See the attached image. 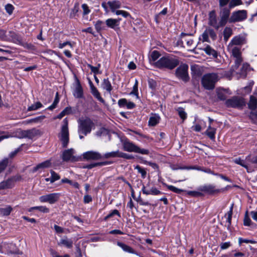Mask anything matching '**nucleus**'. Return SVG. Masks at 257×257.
<instances>
[{
    "label": "nucleus",
    "mask_w": 257,
    "mask_h": 257,
    "mask_svg": "<svg viewBox=\"0 0 257 257\" xmlns=\"http://www.w3.org/2000/svg\"><path fill=\"white\" fill-rule=\"evenodd\" d=\"M218 79V76L216 73H208L203 75L201 83L205 89L210 90L214 88L215 84Z\"/></svg>",
    "instance_id": "f03ea898"
},
{
    "label": "nucleus",
    "mask_w": 257,
    "mask_h": 257,
    "mask_svg": "<svg viewBox=\"0 0 257 257\" xmlns=\"http://www.w3.org/2000/svg\"><path fill=\"white\" fill-rule=\"evenodd\" d=\"M123 146L124 150L127 152H135L143 155H148L149 154V151L148 150L141 149L134 143L129 141H125L123 143Z\"/></svg>",
    "instance_id": "39448f33"
},
{
    "label": "nucleus",
    "mask_w": 257,
    "mask_h": 257,
    "mask_svg": "<svg viewBox=\"0 0 257 257\" xmlns=\"http://www.w3.org/2000/svg\"><path fill=\"white\" fill-rule=\"evenodd\" d=\"M73 93L74 96L76 98H80L83 97V89L78 80H77L76 84Z\"/></svg>",
    "instance_id": "a211bd4d"
},
{
    "label": "nucleus",
    "mask_w": 257,
    "mask_h": 257,
    "mask_svg": "<svg viewBox=\"0 0 257 257\" xmlns=\"http://www.w3.org/2000/svg\"><path fill=\"white\" fill-rule=\"evenodd\" d=\"M117 244L118 246L121 247L123 251L125 252L134 254H137L131 247L122 242H117Z\"/></svg>",
    "instance_id": "c85d7f7f"
},
{
    "label": "nucleus",
    "mask_w": 257,
    "mask_h": 257,
    "mask_svg": "<svg viewBox=\"0 0 257 257\" xmlns=\"http://www.w3.org/2000/svg\"><path fill=\"white\" fill-rule=\"evenodd\" d=\"M166 187L169 190L177 194H180L184 191L183 190L179 189L172 185H167Z\"/></svg>",
    "instance_id": "a18cd8bd"
},
{
    "label": "nucleus",
    "mask_w": 257,
    "mask_h": 257,
    "mask_svg": "<svg viewBox=\"0 0 257 257\" xmlns=\"http://www.w3.org/2000/svg\"><path fill=\"white\" fill-rule=\"evenodd\" d=\"M199 190L208 194H213L215 192H218L219 190L216 189L214 186L212 185H208L201 186L199 188Z\"/></svg>",
    "instance_id": "aec40b11"
},
{
    "label": "nucleus",
    "mask_w": 257,
    "mask_h": 257,
    "mask_svg": "<svg viewBox=\"0 0 257 257\" xmlns=\"http://www.w3.org/2000/svg\"><path fill=\"white\" fill-rule=\"evenodd\" d=\"M227 107L240 108L245 105L244 99L241 97L234 96L225 102Z\"/></svg>",
    "instance_id": "423d86ee"
},
{
    "label": "nucleus",
    "mask_w": 257,
    "mask_h": 257,
    "mask_svg": "<svg viewBox=\"0 0 257 257\" xmlns=\"http://www.w3.org/2000/svg\"><path fill=\"white\" fill-rule=\"evenodd\" d=\"M108 6L110 8L111 12L115 13L117 11L116 9L120 7L121 4L119 1H109L107 2Z\"/></svg>",
    "instance_id": "a878e982"
},
{
    "label": "nucleus",
    "mask_w": 257,
    "mask_h": 257,
    "mask_svg": "<svg viewBox=\"0 0 257 257\" xmlns=\"http://www.w3.org/2000/svg\"><path fill=\"white\" fill-rule=\"evenodd\" d=\"M233 204H232L230 207L229 210L224 215V218L226 219V222L227 223L225 226H227L228 229L231 225V218L233 213Z\"/></svg>",
    "instance_id": "393cba45"
},
{
    "label": "nucleus",
    "mask_w": 257,
    "mask_h": 257,
    "mask_svg": "<svg viewBox=\"0 0 257 257\" xmlns=\"http://www.w3.org/2000/svg\"><path fill=\"white\" fill-rule=\"evenodd\" d=\"M42 107V104L40 102H37L36 103L32 104L28 108V111H32L37 110Z\"/></svg>",
    "instance_id": "c03bdc74"
},
{
    "label": "nucleus",
    "mask_w": 257,
    "mask_h": 257,
    "mask_svg": "<svg viewBox=\"0 0 257 257\" xmlns=\"http://www.w3.org/2000/svg\"><path fill=\"white\" fill-rule=\"evenodd\" d=\"M216 93L217 97L220 100H223L225 99V98H226V94L227 93V91L226 90L222 88L217 89Z\"/></svg>",
    "instance_id": "c9c22d12"
},
{
    "label": "nucleus",
    "mask_w": 257,
    "mask_h": 257,
    "mask_svg": "<svg viewBox=\"0 0 257 257\" xmlns=\"http://www.w3.org/2000/svg\"><path fill=\"white\" fill-rule=\"evenodd\" d=\"M100 66V64H98V66H97V67L93 66L90 64H89L88 65V67L90 68L91 71L93 73H94L95 74V75H96V74L99 73V69Z\"/></svg>",
    "instance_id": "338daca9"
},
{
    "label": "nucleus",
    "mask_w": 257,
    "mask_h": 257,
    "mask_svg": "<svg viewBox=\"0 0 257 257\" xmlns=\"http://www.w3.org/2000/svg\"><path fill=\"white\" fill-rule=\"evenodd\" d=\"M115 14L116 15H121L124 18H127L130 16V14L128 12L122 10H117Z\"/></svg>",
    "instance_id": "0e129e2a"
},
{
    "label": "nucleus",
    "mask_w": 257,
    "mask_h": 257,
    "mask_svg": "<svg viewBox=\"0 0 257 257\" xmlns=\"http://www.w3.org/2000/svg\"><path fill=\"white\" fill-rule=\"evenodd\" d=\"M58 244L64 245L67 248H70L72 247L73 241L71 239L67 238V237H65L60 239Z\"/></svg>",
    "instance_id": "cd10ccee"
},
{
    "label": "nucleus",
    "mask_w": 257,
    "mask_h": 257,
    "mask_svg": "<svg viewBox=\"0 0 257 257\" xmlns=\"http://www.w3.org/2000/svg\"><path fill=\"white\" fill-rule=\"evenodd\" d=\"M111 162L110 161H104L102 162H98V163H91L89 165H87L85 168L87 169H92L96 166H102L105 165H107L111 164Z\"/></svg>",
    "instance_id": "2f4dec72"
},
{
    "label": "nucleus",
    "mask_w": 257,
    "mask_h": 257,
    "mask_svg": "<svg viewBox=\"0 0 257 257\" xmlns=\"http://www.w3.org/2000/svg\"><path fill=\"white\" fill-rule=\"evenodd\" d=\"M121 21V19H108L106 20L105 23L107 27L115 29V27H117L119 25V22Z\"/></svg>",
    "instance_id": "412c9836"
},
{
    "label": "nucleus",
    "mask_w": 257,
    "mask_h": 257,
    "mask_svg": "<svg viewBox=\"0 0 257 257\" xmlns=\"http://www.w3.org/2000/svg\"><path fill=\"white\" fill-rule=\"evenodd\" d=\"M51 183H54L55 181L60 179V176L53 170L50 171Z\"/></svg>",
    "instance_id": "3c124183"
},
{
    "label": "nucleus",
    "mask_w": 257,
    "mask_h": 257,
    "mask_svg": "<svg viewBox=\"0 0 257 257\" xmlns=\"http://www.w3.org/2000/svg\"><path fill=\"white\" fill-rule=\"evenodd\" d=\"M248 105L249 109L255 110L257 106V99L253 96H250Z\"/></svg>",
    "instance_id": "72a5a7b5"
},
{
    "label": "nucleus",
    "mask_w": 257,
    "mask_h": 257,
    "mask_svg": "<svg viewBox=\"0 0 257 257\" xmlns=\"http://www.w3.org/2000/svg\"><path fill=\"white\" fill-rule=\"evenodd\" d=\"M160 56V53L158 51L154 50L151 52L149 57L150 64L156 67V63Z\"/></svg>",
    "instance_id": "6ab92c4d"
},
{
    "label": "nucleus",
    "mask_w": 257,
    "mask_h": 257,
    "mask_svg": "<svg viewBox=\"0 0 257 257\" xmlns=\"http://www.w3.org/2000/svg\"><path fill=\"white\" fill-rule=\"evenodd\" d=\"M71 108L69 107H66L63 111H62L56 118L61 119L65 115L69 114L71 113Z\"/></svg>",
    "instance_id": "58836bf2"
},
{
    "label": "nucleus",
    "mask_w": 257,
    "mask_h": 257,
    "mask_svg": "<svg viewBox=\"0 0 257 257\" xmlns=\"http://www.w3.org/2000/svg\"><path fill=\"white\" fill-rule=\"evenodd\" d=\"M208 24L216 30H218L220 27L223 26L220 25V20L218 22L216 14L213 11L210 12L209 14Z\"/></svg>",
    "instance_id": "f8f14e48"
},
{
    "label": "nucleus",
    "mask_w": 257,
    "mask_h": 257,
    "mask_svg": "<svg viewBox=\"0 0 257 257\" xmlns=\"http://www.w3.org/2000/svg\"><path fill=\"white\" fill-rule=\"evenodd\" d=\"M118 157H121L127 159H132L134 158L132 155L127 154L122 152H119V151Z\"/></svg>",
    "instance_id": "e2e57ef3"
},
{
    "label": "nucleus",
    "mask_w": 257,
    "mask_h": 257,
    "mask_svg": "<svg viewBox=\"0 0 257 257\" xmlns=\"http://www.w3.org/2000/svg\"><path fill=\"white\" fill-rule=\"evenodd\" d=\"M202 50L208 55L212 56L214 58L217 57V52L209 45H207L204 48L202 49Z\"/></svg>",
    "instance_id": "bb28decb"
},
{
    "label": "nucleus",
    "mask_w": 257,
    "mask_h": 257,
    "mask_svg": "<svg viewBox=\"0 0 257 257\" xmlns=\"http://www.w3.org/2000/svg\"><path fill=\"white\" fill-rule=\"evenodd\" d=\"M142 191L143 193L146 195H157L162 193L160 190L155 187H152L150 190H147L144 185L142 187Z\"/></svg>",
    "instance_id": "b1692460"
},
{
    "label": "nucleus",
    "mask_w": 257,
    "mask_h": 257,
    "mask_svg": "<svg viewBox=\"0 0 257 257\" xmlns=\"http://www.w3.org/2000/svg\"><path fill=\"white\" fill-rule=\"evenodd\" d=\"M61 182L63 183H68L73 186L74 188L78 189L79 188V184L76 182H72V181L69 180L67 178H64L61 180Z\"/></svg>",
    "instance_id": "79ce46f5"
},
{
    "label": "nucleus",
    "mask_w": 257,
    "mask_h": 257,
    "mask_svg": "<svg viewBox=\"0 0 257 257\" xmlns=\"http://www.w3.org/2000/svg\"><path fill=\"white\" fill-rule=\"evenodd\" d=\"M188 66L186 64L181 65L176 71V74L177 77L187 82L189 79L188 74Z\"/></svg>",
    "instance_id": "0eeeda50"
},
{
    "label": "nucleus",
    "mask_w": 257,
    "mask_h": 257,
    "mask_svg": "<svg viewBox=\"0 0 257 257\" xmlns=\"http://www.w3.org/2000/svg\"><path fill=\"white\" fill-rule=\"evenodd\" d=\"M8 164V159H5L0 162V173L2 172L7 167Z\"/></svg>",
    "instance_id": "13d9d810"
},
{
    "label": "nucleus",
    "mask_w": 257,
    "mask_h": 257,
    "mask_svg": "<svg viewBox=\"0 0 257 257\" xmlns=\"http://www.w3.org/2000/svg\"><path fill=\"white\" fill-rule=\"evenodd\" d=\"M160 120V116L157 114H154L150 117L148 122L149 125L152 126H155L159 122Z\"/></svg>",
    "instance_id": "c756f323"
},
{
    "label": "nucleus",
    "mask_w": 257,
    "mask_h": 257,
    "mask_svg": "<svg viewBox=\"0 0 257 257\" xmlns=\"http://www.w3.org/2000/svg\"><path fill=\"white\" fill-rule=\"evenodd\" d=\"M59 98L58 97V93L57 92L53 103L48 107V109L50 110H53V109H54L56 107L58 103L59 102Z\"/></svg>",
    "instance_id": "6e6d98bb"
},
{
    "label": "nucleus",
    "mask_w": 257,
    "mask_h": 257,
    "mask_svg": "<svg viewBox=\"0 0 257 257\" xmlns=\"http://www.w3.org/2000/svg\"><path fill=\"white\" fill-rule=\"evenodd\" d=\"M245 160L251 162V163L256 164L257 163V156L251 158V155H248L245 158Z\"/></svg>",
    "instance_id": "774afa93"
},
{
    "label": "nucleus",
    "mask_w": 257,
    "mask_h": 257,
    "mask_svg": "<svg viewBox=\"0 0 257 257\" xmlns=\"http://www.w3.org/2000/svg\"><path fill=\"white\" fill-rule=\"evenodd\" d=\"M51 163L50 160H47L41 163L38 164L36 167H34L32 172L35 173L40 170L48 168L50 167Z\"/></svg>",
    "instance_id": "4be33fe9"
},
{
    "label": "nucleus",
    "mask_w": 257,
    "mask_h": 257,
    "mask_svg": "<svg viewBox=\"0 0 257 257\" xmlns=\"http://www.w3.org/2000/svg\"><path fill=\"white\" fill-rule=\"evenodd\" d=\"M102 87L103 89H105L108 92H110L112 90V87L111 83L108 78L104 79L102 83Z\"/></svg>",
    "instance_id": "7c9ffc66"
},
{
    "label": "nucleus",
    "mask_w": 257,
    "mask_h": 257,
    "mask_svg": "<svg viewBox=\"0 0 257 257\" xmlns=\"http://www.w3.org/2000/svg\"><path fill=\"white\" fill-rule=\"evenodd\" d=\"M209 36H210L213 40H215L217 37L216 33L212 29L207 28L201 36L202 37V41L203 42H210ZM199 39L201 40L200 37Z\"/></svg>",
    "instance_id": "9d476101"
},
{
    "label": "nucleus",
    "mask_w": 257,
    "mask_h": 257,
    "mask_svg": "<svg viewBox=\"0 0 257 257\" xmlns=\"http://www.w3.org/2000/svg\"><path fill=\"white\" fill-rule=\"evenodd\" d=\"M230 8L227 7L220 8V20L221 26H224L227 22L230 16Z\"/></svg>",
    "instance_id": "9b49d317"
},
{
    "label": "nucleus",
    "mask_w": 257,
    "mask_h": 257,
    "mask_svg": "<svg viewBox=\"0 0 257 257\" xmlns=\"http://www.w3.org/2000/svg\"><path fill=\"white\" fill-rule=\"evenodd\" d=\"M138 81L137 79H136L135 83L133 86V90L130 93L131 95H135L136 96L137 98H139L138 92Z\"/></svg>",
    "instance_id": "864d4df0"
},
{
    "label": "nucleus",
    "mask_w": 257,
    "mask_h": 257,
    "mask_svg": "<svg viewBox=\"0 0 257 257\" xmlns=\"http://www.w3.org/2000/svg\"><path fill=\"white\" fill-rule=\"evenodd\" d=\"M246 43V36L244 35H239L233 37L228 44L238 46L243 45Z\"/></svg>",
    "instance_id": "ddd939ff"
},
{
    "label": "nucleus",
    "mask_w": 257,
    "mask_h": 257,
    "mask_svg": "<svg viewBox=\"0 0 257 257\" xmlns=\"http://www.w3.org/2000/svg\"><path fill=\"white\" fill-rule=\"evenodd\" d=\"M179 63L178 59L175 57L167 55L161 57L156 63V68L172 70Z\"/></svg>",
    "instance_id": "f257e3e1"
},
{
    "label": "nucleus",
    "mask_w": 257,
    "mask_h": 257,
    "mask_svg": "<svg viewBox=\"0 0 257 257\" xmlns=\"http://www.w3.org/2000/svg\"><path fill=\"white\" fill-rule=\"evenodd\" d=\"M178 114L180 117L183 119L184 120L186 119L187 117V114L184 111V109L183 108H179L178 109Z\"/></svg>",
    "instance_id": "bf43d9fd"
},
{
    "label": "nucleus",
    "mask_w": 257,
    "mask_h": 257,
    "mask_svg": "<svg viewBox=\"0 0 257 257\" xmlns=\"http://www.w3.org/2000/svg\"><path fill=\"white\" fill-rule=\"evenodd\" d=\"M242 61V60L241 57L235 58L234 65L232 67L233 71H235L237 70L240 65Z\"/></svg>",
    "instance_id": "de8ad7c7"
},
{
    "label": "nucleus",
    "mask_w": 257,
    "mask_h": 257,
    "mask_svg": "<svg viewBox=\"0 0 257 257\" xmlns=\"http://www.w3.org/2000/svg\"><path fill=\"white\" fill-rule=\"evenodd\" d=\"M247 18V12L245 10H239L232 13L230 21L232 22H240Z\"/></svg>",
    "instance_id": "1a4fd4ad"
},
{
    "label": "nucleus",
    "mask_w": 257,
    "mask_h": 257,
    "mask_svg": "<svg viewBox=\"0 0 257 257\" xmlns=\"http://www.w3.org/2000/svg\"><path fill=\"white\" fill-rule=\"evenodd\" d=\"M83 157L84 159L89 160H99L102 159V155L97 152L88 151L83 154Z\"/></svg>",
    "instance_id": "4468645a"
},
{
    "label": "nucleus",
    "mask_w": 257,
    "mask_h": 257,
    "mask_svg": "<svg viewBox=\"0 0 257 257\" xmlns=\"http://www.w3.org/2000/svg\"><path fill=\"white\" fill-rule=\"evenodd\" d=\"M187 194L193 196V197H198L202 196V193L199 191H189L187 192Z\"/></svg>",
    "instance_id": "680f3d73"
},
{
    "label": "nucleus",
    "mask_w": 257,
    "mask_h": 257,
    "mask_svg": "<svg viewBox=\"0 0 257 257\" xmlns=\"http://www.w3.org/2000/svg\"><path fill=\"white\" fill-rule=\"evenodd\" d=\"M116 215L118 217H120V214L119 213L118 211L116 209L113 210L111 212H110L107 216H106L104 218V220H107L108 219L112 217L114 215Z\"/></svg>",
    "instance_id": "5fc2aeb1"
},
{
    "label": "nucleus",
    "mask_w": 257,
    "mask_h": 257,
    "mask_svg": "<svg viewBox=\"0 0 257 257\" xmlns=\"http://www.w3.org/2000/svg\"><path fill=\"white\" fill-rule=\"evenodd\" d=\"M79 9V5L78 4H75L73 9L72 10V12L70 14V17H75L76 16V14L78 12Z\"/></svg>",
    "instance_id": "052dcab7"
},
{
    "label": "nucleus",
    "mask_w": 257,
    "mask_h": 257,
    "mask_svg": "<svg viewBox=\"0 0 257 257\" xmlns=\"http://www.w3.org/2000/svg\"><path fill=\"white\" fill-rule=\"evenodd\" d=\"M227 50L235 58L241 57L240 48L238 46L228 44L227 46Z\"/></svg>",
    "instance_id": "f3484780"
},
{
    "label": "nucleus",
    "mask_w": 257,
    "mask_h": 257,
    "mask_svg": "<svg viewBox=\"0 0 257 257\" xmlns=\"http://www.w3.org/2000/svg\"><path fill=\"white\" fill-rule=\"evenodd\" d=\"M60 196V193H53L41 196L39 197V199L42 203L48 202L52 204L56 203L59 200Z\"/></svg>",
    "instance_id": "6e6552de"
},
{
    "label": "nucleus",
    "mask_w": 257,
    "mask_h": 257,
    "mask_svg": "<svg viewBox=\"0 0 257 257\" xmlns=\"http://www.w3.org/2000/svg\"><path fill=\"white\" fill-rule=\"evenodd\" d=\"M92 95L101 102L104 103V99L101 97L100 93L95 87H92L91 89Z\"/></svg>",
    "instance_id": "473e14b6"
},
{
    "label": "nucleus",
    "mask_w": 257,
    "mask_h": 257,
    "mask_svg": "<svg viewBox=\"0 0 257 257\" xmlns=\"http://www.w3.org/2000/svg\"><path fill=\"white\" fill-rule=\"evenodd\" d=\"M63 124L61 129V132L59 135V138L62 142V145L63 148H66L69 141V134L68 130V122L66 118L63 120Z\"/></svg>",
    "instance_id": "20e7f679"
},
{
    "label": "nucleus",
    "mask_w": 257,
    "mask_h": 257,
    "mask_svg": "<svg viewBox=\"0 0 257 257\" xmlns=\"http://www.w3.org/2000/svg\"><path fill=\"white\" fill-rule=\"evenodd\" d=\"M181 42L183 44H186L188 47L192 46L193 43V39L190 37V35L185 33L181 34Z\"/></svg>",
    "instance_id": "5701e85b"
},
{
    "label": "nucleus",
    "mask_w": 257,
    "mask_h": 257,
    "mask_svg": "<svg viewBox=\"0 0 257 257\" xmlns=\"http://www.w3.org/2000/svg\"><path fill=\"white\" fill-rule=\"evenodd\" d=\"M13 209L10 206H8L5 208L0 209V212L4 216H8L10 214Z\"/></svg>",
    "instance_id": "a19ab883"
},
{
    "label": "nucleus",
    "mask_w": 257,
    "mask_h": 257,
    "mask_svg": "<svg viewBox=\"0 0 257 257\" xmlns=\"http://www.w3.org/2000/svg\"><path fill=\"white\" fill-rule=\"evenodd\" d=\"M234 162L236 164H238V165H239L240 166H241L242 167L245 168L247 172H248V166L247 165L245 164L244 161L242 160L240 158H236L234 160Z\"/></svg>",
    "instance_id": "49530a36"
},
{
    "label": "nucleus",
    "mask_w": 257,
    "mask_h": 257,
    "mask_svg": "<svg viewBox=\"0 0 257 257\" xmlns=\"http://www.w3.org/2000/svg\"><path fill=\"white\" fill-rule=\"evenodd\" d=\"M74 153L75 151L73 149L66 150L62 153V159L64 161H75Z\"/></svg>",
    "instance_id": "2eb2a0df"
},
{
    "label": "nucleus",
    "mask_w": 257,
    "mask_h": 257,
    "mask_svg": "<svg viewBox=\"0 0 257 257\" xmlns=\"http://www.w3.org/2000/svg\"><path fill=\"white\" fill-rule=\"evenodd\" d=\"M16 179L15 178H9L0 183V190L12 188L14 186Z\"/></svg>",
    "instance_id": "dca6fc26"
},
{
    "label": "nucleus",
    "mask_w": 257,
    "mask_h": 257,
    "mask_svg": "<svg viewBox=\"0 0 257 257\" xmlns=\"http://www.w3.org/2000/svg\"><path fill=\"white\" fill-rule=\"evenodd\" d=\"M243 224L245 226H251L253 223L251 221L248 215V212L246 211L243 220Z\"/></svg>",
    "instance_id": "09e8293b"
},
{
    "label": "nucleus",
    "mask_w": 257,
    "mask_h": 257,
    "mask_svg": "<svg viewBox=\"0 0 257 257\" xmlns=\"http://www.w3.org/2000/svg\"><path fill=\"white\" fill-rule=\"evenodd\" d=\"M256 241L254 240H250L247 239H244L241 237H239L238 238V243L239 245H240L242 243H251V244H255L256 243Z\"/></svg>",
    "instance_id": "4d7b16f0"
},
{
    "label": "nucleus",
    "mask_w": 257,
    "mask_h": 257,
    "mask_svg": "<svg viewBox=\"0 0 257 257\" xmlns=\"http://www.w3.org/2000/svg\"><path fill=\"white\" fill-rule=\"evenodd\" d=\"M94 26L97 32H99L104 29V23L101 21H97L95 23Z\"/></svg>",
    "instance_id": "37998d69"
},
{
    "label": "nucleus",
    "mask_w": 257,
    "mask_h": 257,
    "mask_svg": "<svg viewBox=\"0 0 257 257\" xmlns=\"http://www.w3.org/2000/svg\"><path fill=\"white\" fill-rule=\"evenodd\" d=\"M215 133L216 129L212 127L210 125H209L205 132L206 135L211 140L214 139Z\"/></svg>",
    "instance_id": "f704fd0d"
},
{
    "label": "nucleus",
    "mask_w": 257,
    "mask_h": 257,
    "mask_svg": "<svg viewBox=\"0 0 257 257\" xmlns=\"http://www.w3.org/2000/svg\"><path fill=\"white\" fill-rule=\"evenodd\" d=\"M135 169L137 170L138 173L141 174L143 178H145L146 177L147 172L145 169L142 168L139 165H137L135 167Z\"/></svg>",
    "instance_id": "8fccbe9b"
},
{
    "label": "nucleus",
    "mask_w": 257,
    "mask_h": 257,
    "mask_svg": "<svg viewBox=\"0 0 257 257\" xmlns=\"http://www.w3.org/2000/svg\"><path fill=\"white\" fill-rule=\"evenodd\" d=\"M242 4V2L241 0H231L229 7L230 9L233 8L236 6L241 5Z\"/></svg>",
    "instance_id": "603ef678"
},
{
    "label": "nucleus",
    "mask_w": 257,
    "mask_h": 257,
    "mask_svg": "<svg viewBox=\"0 0 257 257\" xmlns=\"http://www.w3.org/2000/svg\"><path fill=\"white\" fill-rule=\"evenodd\" d=\"M34 210H38L39 211L43 213H48L49 212V209L44 206H34L31 207L29 208V211L31 212Z\"/></svg>",
    "instance_id": "e433bc0d"
},
{
    "label": "nucleus",
    "mask_w": 257,
    "mask_h": 257,
    "mask_svg": "<svg viewBox=\"0 0 257 257\" xmlns=\"http://www.w3.org/2000/svg\"><path fill=\"white\" fill-rule=\"evenodd\" d=\"M78 122V133L82 134L85 136L89 134L92 128L94 126V123L89 118L79 119Z\"/></svg>",
    "instance_id": "7ed1b4c3"
},
{
    "label": "nucleus",
    "mask_w": 257,
    "mask_h": 257,
    "mask_svg": "<svg viewBox=\"0 0 257 257\" xmlns=\"http://www.w3.org/2000/svg\"><path fill=\"white\" fill-rule=\"evenodd\" d=\"M14 9V8L11 4H7L5 6V10L9 15H11L13 13Z\"/></svg>",
    "instance_id": "69168bd1"
},
{
    "label": "nucleus",
    "mask_w": 257,
    "mask_h": 257,
    "mask_svg": "<svg viewBox=\"0 0 257 257\" xmlns=\"http://www.w3.org/2000/svg\"><path fill=\"white\" fill-rule=\"evenodd\" d=\"M232 34V31L230 28L226 27L223 31V39L225 41H227L229 38Z\"/></svg>",
    "instance_id": "4c0bfd02"
},
{
    "label": "nucleus",
    "mask_w": 257,
    "mask_h": 257,
    "mask_svg": "<svg viewBox=\"0 0 257 257\" xmlns=\"http://www.w3.org/2000/svg\"><path fill=\"white\" fill-rule=\"evenodd\" d=\"M118 151L108 152L104 154L102 156V159H108L110 158L118 157Z\"/></svg>",
    "instance_id": "ea45409f"
}]
</instances>
